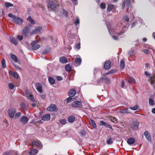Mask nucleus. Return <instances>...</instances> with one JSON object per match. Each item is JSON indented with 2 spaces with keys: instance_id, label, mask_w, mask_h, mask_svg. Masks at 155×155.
<instances>
[{
  "instance_id": "f257e3e1",
  "label": "nucleus",
  "mask_w": 155,
  "mask_h": 155,
  "mask_svg": "<svg viewBox=\"0 0 155 155\" xmlns=\"http://www.w3.org/2000/svg\"><path fill=\"white\" fill-rule=\"evenodd\" d=\"M107 28L110 34L113 35L112 37L114 39L118 40V37L123 38L125 37L124 34L126 31L125 28L127 27L124 26L122 23L116 25L112 27L107 26Z\"/></svg>"
},
{
  "instance_id": "f03ea898",
  "label": "nucleus",
  "mask_w": 155,
  "mask_h": 155,
  "mask_svg": "<svg viewBox=\"0 0 155 155\" xmlns=\"http://www.w3.org/2000/svg\"><path fill=\"white\" fill-rule=\"evenodd\" d=\"M16 112L15 109L12 107H10L8 110V114L11 118H14Z\"/></svg>"
},
{
  "instance_id": "7ed1b4c3",
  "label": "nucleus",
  "mask_w": 155,
  "mask_h": 155,
  "mask_svg": "<svg viewBox=\"0 0 155 155\" xmlns=\"http://www.w3.org/2000/svg\"><path fill=\"white\" fill-rule=\"evenodd\" d=\"M25 96L29 99H30L31 101L33 102H36L33 96L31 95V93L28 90L25 91Z\"/></svg>"
},
{
  "instance_id": "20e7f679",
  "label": "nucleus",
  "mask_w": 155,
  "mask_h": 155,
  "mask_svg": "<svg viewBox=\"0 0 155 155\" xmlns=\"http://www.w3.org/2000/svg\"><path fill=\"white\" fill-rule=\"evenodd\" d=\"M56 4L54 2L51 1L49 2L48 7H50L52 10L55 11L56 10Z\"/></svg>"
},
{
  "instance_id": "39448f33",
  "label": "nucleus",
  "mask_w": 155,
  "mask_h": 155,
  "mask_svg": "<svg viewBox=\"0 0 155 155\" xmlns=\"http://www.w3.org/2000/svg\"><path fill=\"white\" fill-rule=\"evenodd\" d=\"M28 120H29L27 117L25 115L22 116L20 119L21 122L23 124H27L28 122Z\"/></svg>"
},
{
  "instance_id": "423d86ee",
  "label": "nucleus",
  "mask_w": 155,
  "mask_h": 155,
  "mask_svg": "<svg viewBox=\"0 0 155 155\" xmlns=\"http://www.w3.org/2000/svg\"><path fill=\"white\" fill-rule=\"evenodd\" d=\"M13 21L14 23L19 25L21 24L23 22V20L21 18L16 16L13 19Z\"/></svg>"
},
{
  "instance_id": "0eeeda50",
  "label": "nucleus",
  "mask_w": 155,
  "mask_h": 155,
  "mask_svg": "<svg viewBox=\"0 0 155 155\" xmlns=\"http://www.w3.org/2000/svg\"><path fill=\"white\" fill-rule=\"evenodd\" d=\"M72 105L74 107H81L82 105L81 103L79 101H76L72 103Z\"/></svg>"
},
{
  "instance_id": "6e6552de",
  "label": "nucleus",
  "mask_w": 155,
  "mask_h": 155,
  "mask_svg": "<svg viewBox=\"0 0 155 155\" xmlns=\"http://www.w3.org/2000/svg\"><path fill=\"white\" fill-rule=\"evenodd\" d=\"M47 110L50 111H56L57 110L56 106L54 104L51 105L49 107L47 108Z\"/></svg>"
},
{
  "instance_id": "1a4fd4ad",
  "label": "nucleus",
  "mask_w": 155,
  "mask_h": 155,
  "mask_svg": "<svg viewBox=\"0 0 155 155\" xmlns=\"http://www.w3.org/2000/svg\"><path fill=\"white\" fill-rule=\"evenodd\" d=\"M38 42L37 41H34L32 42L31 44L33 45L32 46V49L34 50H36L39 48L40 46L39 44L35 45Z\"/></svg>"
},
{
  "instance_id": "9d476101",
  "label": "nucleus",
  "mask_w": 155,
  "mask_h": 155,
  "mask_svg": "<svg viewBox=\"0 0 155 155\" xmlns=\"http://www.w3.org/2000/svg\"><path fill=\"white\" fill-rule=\"evenodd\" d=\"M30 28L28 27H26L22 31V34L25 36L27 37L28 36V34Z\"/></svg>"
},
{
  "instance_id": "9b49d317",
  "label": "nucleus",
  "mask_w": 155,
  "mask_h": 155,
  "mask_svg": "<svg viewBox=\"0 0 155 155\" xmlns=\"http://www.w3.org/2000/svg\"><path fill=\"white\" fill-rule=\"evenodd\" d=\"M126 2L127 3V6L128 7H130L131 5V0H126V1H124L122 3V9H124L126 5Z\"/></svg>"
},
{
  "instance_id": "f8f14e48",
  "label": "nucleus",
  "mask_w": 155,
  "mask_h": 155,
  "mask_svg": "<svg viewBox=\"0 0 155 155\" xmlns=\"http://www.w3.org/2000/svg\"><path fill=\"white\" fill-rule=\"evenodd\" d=\"M111 62L110 61H106L105 62L104 67L106 70L109 69L110 67Z\"/></svg>"
},
{
  "instance_id": "ddd939ff",
  "label": "nucleus",
  "mask_w": 155,
  "mask_h": 155,
  "mask_svg": "<svg viewBox=\"0 0 155 155\" xmlns=\"http://www.w3.org/2000/svg\"><path fill=\"white\" fill-rule=\"evenodd\" d=\"M51 117L50 114H45L41 117V119L43 120H49Z\"/></svg>"
},
{
  "instance_id": "4468645a",
  "label": "nucleus",
  "mask_w": 155,
  "mask_h": 155,
  "mask_svg": "<svg viewBox=\"0 0 155 155\" xmlns=\"http://www.w3.org/2000/svg\"><path fill=\"white\" fill-rule=\"evenodd\" d=\"M76 94L75 90L73 89H71L68 92V96L71 97H73Z\"/></svg>"
},
{
  "instance_id": "2eb2a0df",
  "label": "nucleus",
  "mask_w": 155,
  "mask_h": 155,
  "mask_svg": "<svg viewBox=\"0 0 155 155\" xmlns=\"http://www.w3.org/2000/svg\"><path fill=\"white\" fill-rule=\"evenodd\" d=\"M139 124L137 122H133L131 125V127L133 130H136L138 127Z\"/></svg>"
},
{
  "instance_id": "dca6fc26",
  "label": "nucleus",
  "mask_w": 155,
  "mask_h": 155,
  "mask_svg": "<svg viewBox=\"0 0 155 155\" xmlns=\"http://www.w3.org/2000/svg\"><path fill=\"white\" fill-rule=\"evenodd\" d=\"M144 135L147 139L149 141H151V137L150 134L147 131H145L144 133Z\"/></svg>"
},
{
  "instance_id": "f3484780",
  "label": "nucleus",
  "mask_w": 155,
  "mask_h": 155,
  "mask_svg": "<svg viewBox=\"0 0 155 155\" xmlns=\"http://www.w3.org/2000/svg\"><path fill=\"white\" fill-rule=\"evenodd\" d=\"M42 29V28L41 27H38L35 29L33 32L31 33V35H32L34 34H36L40 32Z\"/></svg>"
},
{
  "instance_id": "a211bd4d",
  "label": "nucleus",
  "mask_w": 155,
  "mask_h": 155,
  "mask_svg": "<svg viewBox=\"0 0 155 155\" xmlns=\"http://www.w3.org/2000/svg\"><path fill=\"white\" fill-rule=\"evenodd\" d=\"M60 62L62 63H66L67 62V60L65 57H62L60 58L59 59Z\"/></svg>"
},
{
  "instance_id": "6ab92c4d",
  "label": "nucleus",
  "mask_w": 155,
  "mask_h": 155,
  "mask_svg": "<svg viewBox=\"0 0 155 155\" xmlns=\"http://www.w3.org/2000/svg\"><path fill=\"white\" fill-rule=\"evenodd\" d=\"M135 142V140L134 138H130L128 139L127 140V143L130 145L133 144Z\"/></svg>"
},
{
  "instance_id": "aec40b11",
  "label": "nucleus",
  "mask_w": 155,
  "mask_h": 155,
  "mask_svg": "<svg viewBox=\"0 0 155 155\" xmlns=\"http://www.w3.org/2000/svg\"><path fill=\"white\" fill-rule=\"evenodd\" d=\"M9 73L11 75L13 76V77L15 78H18L19 77L18 73L15 72L10 71L9 72Z\"/></svg>"
},
{
  "instance_id": "412c9836",
  "label": "nucleus",
  "mask_w": 155,
  "mask_h": 155,
  "mask_svg": "<svg viewBox=\"0 0 155 155\" xmlns=\"http://www.w3.org/2000/svg\"><path fill=\"white\" fill-rule=\"evenodd\" d=\"M75 120V117L73 115L70 116L68 118V121L70 123H73Z\"/></svg>"
},
{
  "instance_id": "4be33fe9",
  "label": "nucleus",
  "mask_w": 155,
  "mask_h": 155,
  "mask_svg": "<svg viewBox=\"0 0 155 155\" xmlns=\"http://www.w3.org/2000/svg\"><path fill=\"white\" fill-rule=\"evenodd\" d=\"M74 62L77 65H79L81 62V59L80 58H76L74 60Z\"/></svg>"
},
{
  "instance_id": "5701e85b",
  "label": "nucleus",
  "mask_w": 155,
  "mask_h": 155,
  "mask_svg": "<svg viewBox=\"0 0 155 155\" xmlns=\"http://www.w3.org/2000/svg\"><path fill=\"white\" fill-rule=\"evenodd\" d=\"M28 153L30 155H34L38 153V151L35 149H33L29 151Z\"/></svg>"
},
{
  "instance_id": "b1692460",
  "label": "nucleus",
  "mask_w": 155,
  "mask_h": 155,
  "mask_svg": "<svg viewBox=\"0 0 155 155\" xmlns=\"http://www.w3.org/2000/svg\"><path fill=\"white\" fill-rule=\"evenodd\" d=\"M48 81L51 84H53L55 83V81L51 77H49L48 78Z\"/></svg>"
},
{
  "instance_id": "393cba45",
  "label": "nucleus",
  "mask_w": 155,
  "mask_h": 155,
  "mask_svg": "<svg viewBox=\"0 0 155 155\" xmlns=\"http://www.w3.org/2000/svg\"><path fill=\"white\" fill-rule=\"evenodd\" d=\"M114 7V5L113 4H111L108 5L107 6V11L109 12L111 11Z\"/></svg>"
},
{
  "instance_id": "a878e982",
  "label": "nucleus",
  "mask_w": 155,
  "mask_h": 155,
  "mask_svg": "<svg viewBox=\"0 0 155 155\" xmlns=\"http://www.w3.org/2000/svg\"><path fill=\"white\" fill-rule=\"evenodd\" d=\"M113 142V139L111 137L108 138L106 140V143L109 145L112 144Z\"/></svg>"
},
{
  "instance_id": "bb28decb",
  "label": "nucleus",
  "mask_w": 155,
  "mask_h": 155,
  "mask_svg": "<svg viewBox=\"0 0 155 155\" xmlns=\"http://www.w3.org/2000/svg\"><path fill=\"white\" fill-rule=\"evenodd\" d=\"M21 114V113L20 112H19L16 113L14 115V119H18Z\"/></svg>"
},
{
  "instance_id": "cd10ccee",
  "label": "nucleus",
  "mask_w": 155,
  "mask_h": 155,
  "mask_svg": "<svg viewBox=\"0 0 155 155\" xmlns=\"http://www.w3.org/2000/svg\"><path fill=\"white\" fill-rule=\"evenodd\" d=\"M11 42L13 43L14 45H17L18 42L17 39L14 38H12L11 39Z\"/></svg>"
},
{
  "instance_id": "c85d7f7f",
  "label": "nucleus",
  "mask_w": 155,
  "mask_h": 155,
  "mask_svg": "<svg viewBox=\"0 0 155 155\" xmlns=\"http://www.w3.org/2000/svg\"><path fill=\"white\" fill-rule=\"evenodd\" d=\"M90 123L95 128H97V127L96 126V124L94 122V121L92 120H91L90 121Z\"/></svg>"
},
{
  "instance_id": "c756f323",
  "label": "nucleus",
  "mask_w": 155,
  "mask_h": 155,
  "mask_svg": "<svg viewBox=\"0 0 155 155\" xmlns=\"http://www.w3.org/2000/svg\"><path fill=\"white\" fill-rule=\"evenodd\" d=\"M1 63L2 68H5L6 66L5 63V59H4L2 60Z\"/></svg>"
},
{
  "instance_id": "7c9ffc66",
  "label": "nucleus",
  "mask_w": 155,
  "mask_h": 155,
  "mask_svg": "<svg viewBox=\"0 0 155 155\" xmlns=\"http://www.w3.org/2000/svg\"><path fill=\"white\" fill-rule=\"evenodd\" d=\"M5 5L7 8H8L9 7H12L13 6V5L12 4L8 2H6L5 3Z\"/></svg>"
},
{
  "instance_id": "2f4dec72",
  "label": "nucleus",
  "mask_w": 155,
  "mask_h": 155,
  "mask_svg": "<svg viewBox=\"0 0 155 155\" xmlns=\"http://www.w3.org/2000/svg\"><path fill=\"white\" fill-rule=\"evenodd\" d=\"M129 80H128V82L130 83H134L135 82V80L132 77H130L129 78Z\"/></svg>"
},
{
  "instance_id": "473e14b6",
  "label": "nucleus",
  "mask_w": 155,
  "mask_h": 155,
  "mask_svg": "<svg viewBox=\"0 0 155 155\" xmlns=\"http://www.w3.org/2000/svg\"><path fill=\"white\" fill-rule=\"evenodd\" d=\"M150 82L151 84H152L154 83V78H155V75L154 74L153 76H151L150 77Z\"/></svg>"
},
{
  "instance_id": "72a5a7b5",
  "label": "nucleus",
  "mask_w": 155,
  "mask_h": 155,
  "mask_svg": "<svg viewBox=\"0 0 155 155\" xmlns=\"http://www.w3.org/2000/svg\"><path fill=\"white\" fill-rule=\"evenodd\" d=\"M100 124L101 126H103L104 127H106L108 124L103 121L102 120L100 122Z\"/></svg>"
},
{
  "instance_id": "f704fd0d",
  "label": "nucleus",
  "mask_w": 155,
  "mask_h": 155,
  "mask_svg": "<svg viewBox=\"0 0 155 155\" xmlns=\"http://www.w3.org/2000/svg\"><path fill=\"white\" fill-rule=\"evenodd\" d=\"M120 67L122 69H123L125 67V64L123 60H121L120 61Z\"/></svg>"
},
{
  "instance_id": "c9c22d12",
  "label": "nucleus",
  "mask_w": 155,
  "mask_h": 155,
  "mask_svg": "<svg viewBox=\"0 0 155 155\" xmlns=\"http://www.w3.org/2000/svg\"><path fill=\"white\" fill-rule=\"evenodd\" d=\"M71 67L69 64H67L65 67V69L66 71H69L71 69Z\"/></svg>"
},
{
  "instance_id": "e433bc0d",
  "label": "nucleus",
  "mask_w": 155,
  "mask_h": 155,
  "mask_svg": "<svg viewBox=\"0 0 155 155\" xmlns=\"http://www.w3.org/2000/svg\"><path fill=\"white\" fill-rule=\"evenodd\" d=\"M11 57L15 62H17L18 61L17 58L15 55H11Z\"/></svg>"
},
{
  "instance_id": "4c0bfd02",
  "label": "nucleus",
  "mask_w": 155,
  "mask_h": 155,
  "mask_svg": "<svg viewBox=\"0 0 155 155\" xmlns=\"http://www.w3.org/2000/svg\"><path fill=\"white\" fill-rule=\"evenodd\" d=\"M110 119L111 121L114 123H117V120L115 117H111Z\"/></svg>"
},
{
  "instance_id": "58836bf2",
  "label": "nucleus",
  "mask_w": 155,
  "mask_h": 155,
  "mask_svg": "<svg viewBox=\"0 0 155 155\" xmlns=\"http://www.w3.org/2000/svg\"><path fill=\"white\" fill-rule=\"evenodd\" d=\"M37 91L40 93L42 92V87L41 86H38L36 87Z\"/></svg>"
},
{
  "instance_id": "ea45409f",
  "label": "nucleus",
  "mask_w": 155,
  "mask_h": 155,
  "mask_svg": "<svg viewBox=\"0 0 155 155\" xmlns=\"http://www.w3.org/2000/svg\"><path fill=\"white\" fill-rule=\"evenodd\" d=\"M149 104L151 106H152L154 104V101L152 99H149Z\"/></svg>"
},
{
  "instance_id": "a19ab883",
  "label": "nucleus",
  "mask_w": 155,
  "mask_h": 155,
  "mask_svg": "<svg viewBox=\"0 0 155 155\" xmlns=\"http://www.w3.org/2000/svg\"><path fill=\"white\" fill-rule=\"evenodd\" d=\"M27 19L28 20L29 22L32 24H34L35 22L33 19H31V16H29L27 18Z\"/></svg>"
},
{
  "instance_id": "79ce46f5",
  "label": "nucleus",
  "mask_w": 155,
  "mask_h": 155,
  "mask_svg": "<svg viewBox=\"0 0 155 155\" xmlns=\"http://www.w3.org/2000/svg\"><path fill=\"white\" fill-rule=\"evenodd\" d=\"M9 88L11 90H12L14 88L15 86L12 83H9L8 84Z\"/></svg>"
},
{
  "instance_id": "37998d69",
  "label": "nucleus",
  "mask_w": 155,
  "mask_h": 155,
  "mask_svg": "<svg viewBox=\"0 0 155 155\" xmlns=\"http://www.w3.org/2000/svg\"><path fill=\"white\" fill-rule=\"evenodd\" d=\"M21 108L23 109L24 110H26V107L25 106V104L24 103L22 102L21 103Z\"/></svg>"
},
{
  "instance_id": "c03bdc74",
  "label": "nucleus",
  "mask_w": 155,
  "mask_h": 155,
  "mask_svg": "<svg viewBox=\"0 0 155 155\" xmlns=\"http://www.w3.org/2000/svg\"><path fill=\"white\" fill-rule=\"evenodd\" d=\"M138 106L137 105H135L134 107H130V108L131 109L133 110H137L138 108Z\"/></svg>"
},
{
  "instance_id": "a18cd8bd",
  "label": "nucleus",
  "mask_w": 155,
  "mask_h": 155,
  "mask_svg": "<svg viewBox=\"0 0 155 155\" xmlns=\"http://www.w3.org/2000/svg\"><path fill=\"white\" fill-rule=\"evenodd\" d=\"M60 123L61 124L64 125L66 123L67 121L65 119H62L60 120Z\"/></svg>"
},
{
  "instance_id": "49530a36",
  "label": "nucleus",
  "mask_w": 155,
  "mask_h": 155,
  "mask_svg": "<svg viewBox=\"0 0 155 155\" xmlns=\"http://www.w3.org/2000/svg\"><path fill=\"white\" fill-rule=\"evenodd\" d=\"M32 144L34 145H35L38 147L40 146L41 145L39 143L35 141H33L32 142Z\"/></svg>"
},
{
  "instance_id": "de8ad7c7",
  "label": "nucleus",
  "mask_w": 155,
  "mask_h": 155,
  "mask_svg": "<svg viewBox=\"0 0 155 155\" xmlns=\"http://www.w3.org/2000/svg\"><path fill=\"white\" fill-rule=\"evenodd\" d=\"M114 72V71L113 70H111L110 71H109L107 73H105L104 74V75H108V74H111Z\"/></svg>"
},
{
  "instance_id": "09e8293b",
  "label": "nucleus",
  "mask_w": 155,
  "mask_h": 155,
  "mask_svg": "<svg viewBox=\"0 0 155 155\" xmlns=\"http://www.w3.org/2000/svg\"><path fill=\"white\" fill-rule=\"evenodd\" d=\"M100 7L101 8L103 9H105L106 8V6L105 4L103 3H102L101 4Z\"/></svg>"
},
{
  "instance_id": "8fccbe9b",
  "label": "nucleus",
  "mask_w": 155,
  "mask_h": 155,
  "mask_svg": "<svg viewBox=\"0 0 155 155\" xmlns=\"http://www.w3.org/2000/svg\"><path fill=\"white\" fill-rule=\"evenodd\" d=\"M73 4L74 5H77L78 4L77 0H71Z\"/></svg>"
},
{
  "instance_id": "3c124183",
  "label": "nucleus",
  "mask_w": 155,
  "mask_h": 155,
  "mask_svg": "<svg viewBox=\"0 0 155 155\" xmlns=\"http://www.w3.org/2000/svg\"><path fill=\"white\" fill-rule=\"evenodd\" d=\"M143 51L145 53L147 54H149L150 53L149 51L147 49H145L143 50Z\"/></svg>"
},
{
  "instance_id": "603ef678",
  "label": "nucleus",
  "mask_w": 155,
  "mask_h": 155,
  "mask_svg": "<svg viewBox=\"0 0 155 155\" xmlns=\"http://www.w3.org/2000/svg\"><path fill=\"white\" fill-rule=\"evenodd\" d=\"M75 24L76 25H77L78 24H79V20L78 18L76 21L75 22Z\"/></svg>"
},
{
  "instance_id": "864d4df0",
  "label": "nucleus",
  "mask_w": 155,
  "mask_h": 155,
  "mask_svg": "<svg viewBox=\"0 0 155 155\" xmlns=\"http://www.w3.org/2000/svg\"><path fill=\"white\" fill-rule=\"evenodd\" d=\"M123 20L126 21H129V18L127 16H125L123 18Z\"/></svg>"
},
{
  "instance_id": "5fc2aeb1",
  "label": "nucleus",
  "mask_w": 155,
  "mask_h": 155,
  "mask_svg": "<svg viewBox=\"0 0 155 155\" xmlns=\"http://www.w3.org/2000/svg\"><path fill=\"white\" fill-rule=\"evenodd\" d=\"M81 46H80V44L79 43H78L76 46V49H79L80 48Z\"/></svg>"
},
{
  "instance_id": "6e6d98bb",
  "label": "nucleus",
  "mask_w": 155,
  "mask_h": 155,
  "mask_svg": "<svg viewBox=\"0 0 155 155\" xmlns=\"http://www.w3.org/2000/svg\"><path fill=\"white\" fill-rule=\"evenodd\" d=\"M17 38L19 40L21 41L23 37L22 35H18L17 36Z\"/></svg>"
},
{
  "instance_id": "4d7b16f0",
  "label": "nucleus",
  "mask_w": 155,
  "mask_h": 155,
  "mask_svg": "<svg viewBox=\"0 0 155 155\" xmlns=\"http://www.w3.org/2000/svg\"><path fill=\"white\" fill-rule=\"evenodd\" d=\"M15 67L16 68L18 69L20 71H22V68H21L20 67H19L18 65H15Z\"/></svg>"
},
{
  "instance_id": "13d9d810",
  "label": "nucleus",
  "mask_w": 155,
  "mask_h": 155,
  "mask_svg": "<svg viewBox=\"0 0 155 155\" xmlns=\"http://www.w3.org/2000/svg\"><path fill=\"white\" fill-rule=\"evenodd\" d=\"M57 79L58 81H61L62 80V78L61 76H58L57 77Z\"/></svg>"
},
{
  "instance_id": "bf43d9fd",
  "label": "nucleus",
  "mask_w": 155,
  "mask_h": 155,
  "mask_svg": "<svg viewBox=\"0 0 155 155\" xmlns=\"http://www.w3.org/2000/svg\"><path fill=\"white\" fill-rule=\"evenodd\" d=\"M144 74L147 77H150V74L147 71H146L144 72Z\"/></svg>"
},
{
  "instance_id": "052dcab7",
  "label": "nucleus",
  "mask_w": 155,
  "mask_h": 155,
  "mask_svg": "<svg viewBox=\"0 0 155 155\" xmlns=\"http://www.w3.org/2000/svg\"><path fill=\"white\" fill-rule=\"evenodd\" d=\"M71 97H69L67 98V102L68 103H69L71 102V100L72 99Z\"/></svg>"
},
{
  "instance_id": "680f3d73",
  "label": "nucleus",
  "mask_w": 155,
  "mask_h": 155,
  "mask_svg": "<svg viewBox=\"0 0 155 155\" xmlns=\"http://www.w3.org/2000/svg\"><path fill=\"white\" fill-rule=\"evenodd\" d=\"M134 53V51H133L131 50V51H129V52H128V54L129 55H130L131 56Z\"/></svg>"
},
{
  "instance_id": "e2e57ef3",
  "label": "nucleus",
  "mask_w": 155,
  "mask_h": 155,
  "mask_svg": "<svg viewBox=\"0 0 155 155\" xmlns=\"http://www.w3.org/2000/svg\"><path fill=\"white\" fill-rule=\"evenodd\" d=\"M8 16L10 17H12L13 18V19H14V17H15V16H14L12 14L10 13L8 14Z\"/></svg>"
},
{
  "instance_id": "0e129e2a",
  "label": "nucleus",
  "mask_w": 155,
  "mask_h": 155,
  "mask_svg": "<svg viewBox=\"0 0 155 155\" xmlns=\"http://www.w3.org/2000/svg\"><path fill=\"white\" fill-rule=\"evenodd\" d=\"M121 113H128V112L127 111V110H122L120 111Z\"/></svg>"
},
{
  "instance_id": "69168bd1",
  "label": "nucleus",
  "mask_w": 155,
  "mask_h": 155,
  "mask_svg": "<svg viewBox=\"0 0 155 155\" xmlns=\"http://www.w3.org/2000/svg\"><path fill=\"white\" fill-rule=\"evenodd\" d=\"M41 97L43 99H44L46 98V96L45 94H42L41 95Z\"/></svg>"
},
{
  "instance_id": "338daca9",
  "label": "nucleus",
  "mask_w": 155,
  "mask_h": 155,
  "mask_svg": "<svg viewBox=\"0 0 155 155\" xmlns=\"http://www.w3.org/2000/svg\"><path fill=\"white\" fill-rule=\"evenodd\" d=\"M106 127H108L112 130H113V128H112V126H111V125L110 124H107V125Z\"/></svg>"
},
{
  "instance_id": "774afa93",
  "label": "nucleus",
  "mask_w": 155,
  "mask_h": 155,
  "mask_svg": "<svg viewBox=\"0 0 155 155\" xmlns=\"http://www.w3.org/2000/svg\"><path fill=\"white\" fill-rule=\"evenodd\" d=\"M124 84V81H122L121 82V87L123 88Z\"/></svg>"
}]
</instances>
